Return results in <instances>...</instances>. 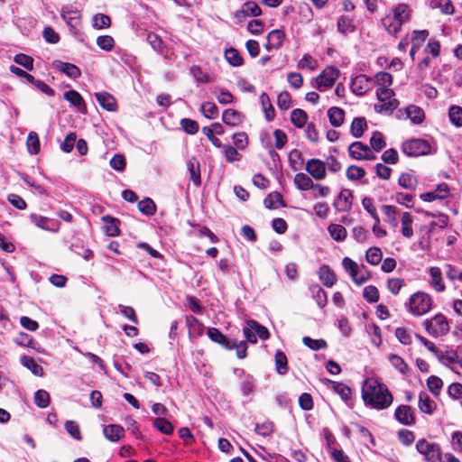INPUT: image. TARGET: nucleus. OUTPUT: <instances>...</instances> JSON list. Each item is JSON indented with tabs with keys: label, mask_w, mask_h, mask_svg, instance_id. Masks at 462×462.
<instances>
[{
	"label": "nucleus",
	"mask_w": 462,
	"mask_h": 462,
	"mask_svg": "<svg viewBox=\"0 0 462 462\" xmlns=\"http://www.w3.org/2000/svg\"><path fill=\"white\" fill-rule=\"evenodd\" d=\"M99 105L107 111L116 110V98L107 92H100L95 94Z\"/></svg>",
	"instance_id": "nucleus-22"
},
{
	"label": "nucleus",
	"mask_w": 462,
	"mask_h": 462,
	"mask_svg": "<svg viewBox=\"0 0 462 462\" xmlns=\"http://www.w3.org/2000/svg\"><path fill=\"white\" fill-rule=\"evenodd\" d=\"M251 328H254L256 337H258L262 340H267L270 337V332L266 327L261 325L254 319H250Z\"/></svg>",
	"instance_id": "nucleus-59"
},
{
	"label": "nucleus",
	"mask_w": 462,
	"mask_h": 462,
	"mask_svg": "<svg viewBox=\"0 0 462 462\" xmlns=\"http://www.w3.org/2000/svg\"><path fill=\"white\" fill-rule=\"evenodd\" d=\"M412 217L409 212H404L402 217V234L403 236L410 238L413 236L411 227Z\"/></svg>",
	"instance_id": "nucleus-46"
},
{
	"label": "nucleus",
	"mask_w": 462,
	"mask_h": 462,
	"mask_svg": "<svg viewBox=\"0 0 462 462\" xmlns=\"http://www.w3.org/2000/svg\"><path fill=\"white\" fill-rule=\"evenodd\" d=\"M53 67L55 69L66 74L69 78L76 79L81 76L80 69L74 64L54 60Z\"/></svg>",
	"instance_id": "nucleus-15"
},
{
	"label": "nucleus",
	"mask_w": 462,
	"mask_h": 462,
	"mask_svg": "<svg viewBox=\"0 0 462 462\" xmlns=\"http://www.w3.org/2000/svg\"><path fill=\"white\" fill-rule=\"evenodd\" d=\"M262 14V9L260 6L254 1H248L245 2L241 10H238L236 14V16L240 17H246V16H254L257 17Z\"/></svg>",
	"instance_id": "nucleus-18"
},
{
	"label": "nucleus",
	"mask_w": 462,
	"mask_h": 462,
	"mask_svg": "<svg viewBox=\"0 0 462 462\" xmlns=\"http://www.w3.org/2000/svg\"><path fill=\"white\" fill-rule=\"evenodd\" d=\"M372 79L365 74H359L351 79L350 89L357 95L363 96L370 90Z\"/></svg>",
	"instance_id": "nucleus-8"
},
{
	"label": "nucleus",
	"mask_w": 462,
	"mask_h": 462,
	"mask_svg": "<svg viewBox=\"0 0 462 462\" xmlns=\"http://www.w3.org/2000/svg\"><path fill=\"white\" fill-rule=\"evenodd\" d=\"M64 98L81 113L86 111V104L81 95L76 90H69L64 93Z\"/></svg>",
	"instance_id": "nucleus-23"
},
{
	"label": "nucleus",
	"mask_w": 462,
	"mask_h": 462,
	"mask_svg": "<svg viewBox=\"0 0 462 462\" xmlns=\"http://www.w3.org/2000/svg\"><path fill=\"white\" fill-rule=\"evenodd\" d=\"M448 116L451 124L455 126H462V107L458 106H451L448 110Z\"/></svg>",
	"instance_id": "nucleus-52"
},
{
	"label": "nucleus",
	"mask_w": 462,
	"mask_h": 462,
	"mask_svg": "<svg viewBox=\"0 0 462 462\" xmlns=\"http://www.w3.org/2000/svg\"><path fill=\"white\" fill-rule=\"evenodd\" d=\"M419 409L421 412L426 414H432L437 405L433 400L430 399L429 394L421 391L419 394Z\"/></svg>",
	"instance_id": "nucleus-20"
},
{
	"label": "nucleus",
	"mask_w": 462,
	"mask_h": 462,
	"mask_svg": "<svg viewBox=\"0 0 462 462\" xmlns=\"http://www.w3.org/2000/svg\"><path fill=\"white\" fill-rule=\"evenodd\" d=\"M60 14L63 20L71 28H75L79 23V11L74 8L72 5L63 6L61 8Z\"/></svg>",
	"instance_id": "nucleus-16"
},
{
	"label": "nucleus",
	"mask_w": 462,
	"mask_h": 462,
	"mask_svg": "<svg viewBox=\"0 0 462 462\" xmlns=\"http://www.w3.org/2000/svg\"><path fill=\"white\" fill-rule=\"evenodd\" d=\"M50 401H51L50 394H49V393L47 391L40 389V390L35 392V393H34V403L39 408L43 409V408L48 407L49 404H50Z\"/></svg>",
	"instance_id": "nucleus-50"
},
{
	"label": "nucleus",
	"mask_w": 462,
	"mask_h": 462,
	"mask_svg": "<svg viewBox=\"0 0 462 462\" xmlns=\"http://www.w3.org/2000/svg\"><path fill=\"white\" fill-rule=\"evenodd\" d=\"M189 180L198 187L201 184L200 164L196 157H191L187 162Z\"/></svg>",
	"instance_id": "nucleus-19"
},
{
	"label": "nucleus",
	"mask_w": 462,
	"mask_h": 462,
	"mask_svg": "<svg viewBox=\"0 0 462 462\" xmlns=\"http://www.w3.org/2000/svg\"><path fill=\"white\" fill-rule=\"evenodd\" d=\"M409 310L415 316H421L429 312L432 306L431 297L423 291L413 293L409 300Z\"/></svg>",
	"instance_id": "nucleus-3"
},
{
	"label": "nucleus",
	"mask_w": 462,
	"mask_h": 462,
	"mask_svg": "<svg viewBox=\"0 0 462 462\" xmlns=\"http://www.w3.org/2000/svg\"><path fill=\"white\" fill-rule=\"evenodd\" d=\"M260 102L262 106V109L264 113L265 119L268 122H271L275 117V110L272 105L271 99L266 93H262L260 96Z\"/></svg>",
	"instance_id": "nucleus-26"
},
{
	"label": "nucleus",
	"mask_w": 462,
	"mask_h": 462,
	"mask_svg": "<svg viewBox=\"0 0 462 462\" xmlns=\"http://www.w3.org/2000/svg\"><path fill=\"white\" fill-rule=\"evenodd\" d=\"M328 116L332 126L339 127L344 122L345 112L340 107L332 106L328 111Z\"/></svg>",
	"instance_id": "nucleus-29"
},
{
	"label": "nucleus",
	"mask_w": 462,
	"mask_h": 462,
	"mask_svg": "<svg viewBox=\"0 0 462 462\" xmlns=\"http://www.w3.org/2000/svg\"><path fill=\"white\" fill-rule=\"evenodd\" d=\"M70 250L75 254L82 256L86 260H90L94 256L92 250L89 248H85L81 245L80 241H77L76 243L71 244Z\"/></svg>",
	"instance_id": "nucleus-53"
},
{
	"label": "nucleus",
	"mask_w": 462,
	"mask_h": 462,
	"mask_svg": "<svg viewBox=\"0 0 462 462\" xmlns=\"http://www.w3.org/2000/svg\"><path fill=\"white\" fill-rule=\"evenodd\" d=\"M342 265L346 272L349 273L353 282L357 285H361L365 282V279L359 277L358 265L349 257H345L342 261Z\"/></svg>",
	"instance_id": "nucleus-17"
},
{
	"label": "nucleus",
	"mask_w": 462,
	"mask_h": 462,
	"mask_svg": "<svg viewBox=\"0 0 462 462\" xmlns=\"http://www.w3.org/2000/svg\"><path fill=\"white\" fill-rule=\"evenodd\" d=\"M427 385L429 390L435 395L438 396L439 394V392L443 386L442 380L436 376V375H430L427 380Z\"/></svg>",
	"instance_id": "nucleus-61"
},
{
	"label": "nucleus",
	"mask_w": 462,
	"mask_h": 462,
	"mask_svg": "<svg viewBox=\"0 0 462 462\" xmlns=\"http://www.w3.org/2000/svg\"><path fill=\"white\" fill-rule=\"evenodd\" d=\"M146 41L150 43L151 47L160 54H164L166 47L162 39L155 33H148Z\"/></svg>",
	"instance_id": "nucleus-43"
},
{
	"label": "nucleus",
	"mask_w": 462,
	"mask_h": 462,
	"mask_svg": "<svg viewBox=\"0 0 462 462\" xmlns=\"http://www.w3.org/2000/svg\"><path fill=\"white\" fill-rule=\"evenodd\" d=\"M328 229L331 237L337 242H342L346 237V229L341 225L331 224Z\"/></svg>",
	"instance_id": "nucleus-44"
},
{
	"label": "nucleus",
	"mask_w": 462,
	"mask_h": 462,
	"mask_svg": "<svg viewBox=\"0 0 462 462\" xmlns=\"http://www.w3.org/2000/svg\"><path fill=\"white\" fill-rule=\"evenodd\" d=\"M352 190L345 189L337 195L333 202V207L340 212H348L352 208Z\"/></svg>",
	"instance_id": "nucleus-10"
},
{
	"label": "nucleus",
	"mask_w": 462,
	"mask_h": 462,
	"mask_svg": "<svg viewBox=\"0 0 462 462\" xmlns=\"http://www.w3.org/2000/svg\"><path fill=\"white\" fill-rule=\"evenodd\" d=\"M449 187L447 183H440L437 186L436 189L420 194V199L423 201L430 202L436 199H444L449 196Z\"/></svg>",
	"instance_id": "nucleus-12"
},
{
	"label": "nucleus",
	"mask_w": 462,
	"mask_h": 462,
	"mask_svg": "<svg viewBox=\"0 0 462 462\" xmlns=\"http://www.w3.org/2000/svg\"><path fill=\"white\" fill-rule=\"evenodd\" d=\"M208 337L215 343H217L224 348L227 350L234 349V346L232 345L233 340L228 338L226 335H224L218 328H209L207 331Z\"/></svg>",
	"instance_id": "nucleus-13"
},
{
	"label": "nucleus",
	"mask_w": 462,
	"mask_h": 462,
	"mask_svg": "<svg viewBox=\"0 0 462 462\" xmlns=\"http://www.w3.org/2000/svg\"><path fill=\"white\" fill-rule=\"evenodd\" d=\"M337 30L343 34L354 32L356 26L353 19L348 16H341L337 21Z\"/></svg>",
	"instance_id": "nucleus-39"
},
{
	"label": "nucleus",
	"mask_w": 462,
	"mask_h": 462,
	"mask_svg": "<svg viewBox=\"0 0 462 462\" xmlns=\"http://www.w3.org/2000/svg\"><path fill=\"white\" fill-rule=\"evenodd\" d=\"M186 324L189 328V333L201 335L203 332V325L199 320L192 315L186 316Z\"/></svg>",
	"instance_id": "nucleus-55"
},
{
	"label": "nucleus",
	"mask_w": 462,
	"mask_h": 462,
	"mask_svg": "<svg viewBox=\"0 0 462 462\" xmlns=\"http://www.w3.org/2000/svg\"><path fill=\"white\" fill-rule=\"evenodd\" d=\"M339 69L333 66H328L325 69L312 80L313 88L323 92L331 88L339 77Z\"/></svg>",
	"instance_id": "nucleus-4"
},
{
	"label": "nucleus",
	"mask_w": 462,
	"mask_h": 462,
	"mask_svg": "<svg viewBox=\"0 0 462 462\" xmlns=\"http://www.w3.org/2000/svg\"><path fill=\"white\" fill-rule=\"evenodd\" d=\"M302 342L306 346L314 351L326 349L328 347L327 341L324 339H313L310 337H304Z\"/></svg>",
	"instance_id": "nucleus-51"
},
{
	"label": "nucleus",
	"mask_w": 462,
	"mask_h": 462,
	"mask_svg": "<svg viewBox=\"0 0 462 462\" xmlns=\"http://www.w3.org/2000/svg\"><path fill=\"white\" fill-rule=\"evenodd\" d=\"M103 220L105 221V232L109 236H116L119 235V228L116 224V219L106 216L103 217Z\"/></svg>",
	"instance_id": "nucleus-57"
},
{
	"label": "nucleus",
	"mask_w": 462,
	"mask_h": 462,
	"mask_svg": "<svg viewBox=\"0 0 462 462\" xmlns=\"http://www.w3.org/2000/svg\"><path fill=\"white\" fill-rule=\"evenodd\" d=\"M305 171L316 180H322L327 176L326 162L319 159L308 160Z\"/></svg>",
	"instance_id": "nucleus-7"
},
{
	"label": "nucleus",
	"mask_w": 462,
	"mask_h": 462,
	"mask_svg": "<svg viewBox=\"0 0 462 462\" xmlns=\"http://www.w3.org/2000/svg\"><path fill=\"white\" fill-rule=\"evenodd\" d=\"M416 338L425 346L427 347V349L429 351H430L431 353H433L437 357L438 359L439 360V362L443 363L444 364V361H443V354L436 347V346L434 345L433 342L428 340L427 338H425L424 337L420 336V335H418L416 334Z\"/></svg>",
	"instance_id": "nucleus-54"
},
{
	"label": "nucleus",
	"mask_w": 462,
	"mask_h": 462,
	"mask_svg": "<svg viewBox=\"0 0 462 462\" xmlns=\"http://www.w3.org/2000/svg\"><path fill=\"white\" fill-rule=\"evenodd\" d=\"M363 297L369 303H375L379 300L378 289L374 285H368L364 288Z\"/></svg>",
	"instance_id": "nucleus-60"
},
{
	"label": "nucleus",
	"mask_w": 462,
	"mask_h": 462,
	"mask_svg": "<svg viewBox=\"0 0 462 462\" xmlns=\"http://www.w3.org/2000/svg\"><path fill=\"white\" fill-rule=\"evenodd\" d=\"M365 152H369V146L359 141L352 143L348 147V154L354 160H362Z\"/></svg>",
	"instance_id": "nucleus-27"
},
{
	"label": "nucleus",
	"mask_w": 462,
	"mask_h": 462,
	"mask_svg": "<svg viewBox=\"0 0 462 462\" xmlns=\"http://www.w3.org/2000/svg\"><path fill=\"white\" fill-rule=\"evenodd\" d=\"M319 276L322 283L328 288L332 287L337 282L334 272L328 265H322L319 268Z\"/></svg>",
	"instance_id": "nucleus-28"
},
{
	"label": "nucleus",
	"mask_w": 462,
	"mask_h": 462,
	"mask_svg": "<svg viewBox=\"0 0 462 462\" xmlns=\"http://www.w3.org/2000/svg\"><path fill=\"white\" fill-rule=\"evenodd\" d=\"M395 420L405 426H411L415 423V415L409 405H400L394 411Z\"/></svg>",
	"instance_id": "nucleus-11"
},
{
	"label": "nucleus",
	"mask_w": 462,
	"mask_h": 462,
	"mask_svg": "<svg viewBox=\"0 0 462 462\" xmlns=\"http://www.w3.org/2000/svg\"><path fill=\"white\" fill-rule=\"evenodd\" d=\"M190 73L195 78V79L199 83L207 84L211 81L210 76L203 72L202 69L199 66H192L190 68Z\"/></svg>",
	"instance_id": "nucleus-63"
},
{
	"label": "nucleus",
	"mask_w": 462,
	"mask_h": 462,
	"mask_svg": "<svg viewBox=\"0 0 462 462\" xmlns=\"http://www.w3.org/2000/svg\"><path fill=\"white\" fill-rule=\"evenodd\" d=\"M391 364L402 374H406L409 371L408 365L404 362V360L395 354L389 355L388 357Z\"/></svg>",
	"instance_id": "nucleus-56"
},
{
	"label": "nucleus",
	"mask_w": 462,
	"mask_h": 462,
	"mask_svg": "<svg viewBox=\"0 0 462 462\" xmlns=\"http://www.w3.org/2000/svg\"><path fill=\"white\" fill-rule=\"evenodd\" d=\"M324 383L336 393H337L344 402L351 399L352 391L349 386L344 383L335 382L330 379H324Z\"/></svg>",
	"instance_id": "nucleus-14"
},
{
	"label": "nucleus",
	"mask_w": 462,
	"mask_h": 462,
	"mask_svg": "<svg viewBox=\"0 0 462 462\" xmlns=\"http://www.w3.org/2000/svg\"><path fill=\"white\" fill-rule=\"evenodd\" d=\"M200 110L202 114L209 119H214L218 115V108L217 106L212 103V102H204L201 105Z\"/></svg>",
	"instance_id": "nucleus-62"
},
{
	"label": "nucleus",
	"mask_w": 462,
	"mask_h": 462,
	"mask_svg": "<svg viewBox=\"0 0 462 462\" xmlns=\"http://www.w3.org/2000/svg\"><path fill=\"white\" fill-rule=\"evenodd\" d=\"M398 105L399 101L397 99L380 102V104L374 105V110L377 113L391 115L397 108Z\"/></svg>",
	"instance_id": "nucleus-41"
},
{
	"label": "nucleus",
	"mask_w": 462,
	"mask_h": 462,
	"mask_svg": "<svg viewBox=\"0 0 462 462\" xmlns=\"http://www.w3.org/2000/svg\"><path fill=\"white\" fill-rule=\"evenodd\" d=\"M431 321L433 322L434 326H436L439 337L444 336L449 331V324L447 318L443 314L439 313L435 315Z\"/></svg>",
	"instance_id": "nucleus-34"
},
{
	"label": "nucleus",
	"mask_w": 462,
	"mask_h": 462,
	"mask_svg": "<svg viewBox=\"0 0 462 462\" xmlns=\"http://www.w3.org/2000/svg\"><path fill=\"white\" fill-rule=\"evenodd\" d=\"M362 398L366 405L377 410L386 409L393 402V395L387 386L374 378L365 381L362 387Z\"/></svg>",
	"instance_id": "nucleus-1"
},
{
	"label": "nucleus",
	"mask_w": 462,
	"mask_h": 462,
	"mask_svg": "<svg viewBox=\"0 0 462 462\" xmlns=\"http://www.w3.org/2000/svg\"><path fill=\"white\" fill-rule=\"evenodd\" d=\"M307 120L308 115L304 110L295 108L291 111V121L296 128H302L307 124Z\"/></svg>",
	"instance_id": "nucleus-36"
},
{
	"label": "nucleus",
	"mask_w": 462,
	"mask_h": 462,
	"mask_svg": "<svg viewBox=\"0 0 462 462\" xmlns=\"http://www.w3.org/2000/svg\"><path fill=\"white\" fill-rule=\"evenodd\" d=\"M152 425L155 430L165 435H171L174 430L172 423L164 417L153 418Z\"/></svg>",
	"instance_id": "nucleus-24"
},
{
	"label": "nucleus",
	"mask_w": 462,
	"mask_h": 462,
	"mask_svg": "<svg viewBox=\"0 0 462 462\" xmlns=\"http://www.w3.org/2000/svg\"><path fill=\"white\" fill-rule=\"evenodd\" d=\"M27 148L31 154H37L40 152L41 144L38 134L35 132H30L27 137Z\"/></svg>",
	"instance_id": "nucleus-48"
},
{
	"label": "nucleus",
	"mask_w": 462,
	"mask_h": 462,
	"mask_svg": "<svg viewBox=\"0 0 462 462\" xmlns=\"http://www.w3.org/2000/svg\"><path fill=\"white\" fill-rule=\"evenodd\" d=\"M111 25V19L104 14H97L93 17V27L96 29L108 28Z\"/></svg>",
	"instance_id": "nucleus-64"
},
{
	"label": "nucleus",
	"mask_w": 462,
	"mask_h": 462,
	"mask_svg": "<svg viewBox=\"0 0 462 462\" xmlns=\"http://www.w3.org/2000/svg\"><path fill=\"white\" fill-rule=\"evenodd\" d=\"M225 59L233 67H240L244 63V59L240 52L235 48H229L225 51Z\"/></svg>",
	"instance_id": "nucleus-38"
},
{
	"label": "nucleus",
	"mask_w": 462,
	"mask_h": 462,
	"mask_svg": "<svg viewBox=\"0 0 462 462\" xmlns=\"http://www.w3.org/2000/svg\"><path fill=\"white\" fill-rule=\"evenodd\" d=\"M285 39V33L282 30L275 29L271 31L267 35L269 44L274 47V50H278L282 46Z\"/></svg>",
	"instance_id": "nucleus-37"
},
{
	"label": "nucleus",
	"mask_w": 462,
	"mask_h": 462,
	"mask_svg": "<svg viewBox=\"0 0 462 462\" xmlns=\"http://www.w3.org/2000/svg\"><path fill=\"white\" fill-rule=\"evenodd\" d=\"M367 128L365 117H355L350 126V133L355 138H360Z\"/></svg>",
	"instance_id": "nucleus-33"
},
{
	"label": "nucleus",
	"mask_w": 462,
	"mask_h": 462,
	"mask_svg": "<svg viewBox=\"0 0 462 462\" xmlns=\"http://www.w3.org/2000/svg\"><path fill=\"white\" fill-rule=\"evenodd\" d=\"M293 182L296 188L300 191H306L314 189L315 182L313 180L303 172H298L295 174Z\"/></svg>",
	"instance_id": "nucleus-21"
},
{
	"label": "nucleus",
	"mask_w": 462,
	"mask_h": 462,
	"mask_svg": "<svg viewBox=\"0 0 462 462\" xmlns=\"http://www.w3.org/2000/svg\"><path fill=\"white\" fill-rule=\"evenodd\" d=\"M105 437L110 441H118L124 436V429L119 425H107L103 430Z\"/></svg>",
	"instance_id": "nucleus-32"
},
{
	"label": "nucleus",
	"mask_w": 462,
	"mask_h": 462,
	"mask_svg": "<svg viewBox=\"0 0 462 462\" xmlns=\"http://www.w3.org/2000/svg\"><path fill=\"white\" fill-rule=\"evenodd\" d=\"M416 449L424 456L425 460L428 462L441 461V449L438 443L429 442L421 439L417 441Z\"/></svg>",
	"instance_id": "nucleus-5"
},
{
	"label": "nucleus",
	"mask_w": 462,
	"mask_h": 462,
	"mask_svg": "<svg viewBox=\"0 0 462 462\" xmlns=\"http://www.w3.org/2000/svg\"><path fill=\"white\" fill-rule=\"evenodd\" d=\"M289 163L293 171H299L302 168L304 159L302 153L298 149H293L289 154Z\"/></svg>",
	"instance_id": "nucleus-40"
},
{
	"label": "nucleus",
	"mask_w": 462,
	"mask_h": 462,
	"mask_svg": "<svg viewBox=\"0 0 462 462\" xmlns=\"http://www.w3.org/2000/svg\"><path fill=\"white\" fill-rule=\"evenodd\" d=\"M30 219L36 226L43 230L56 233L60 229V223L54 219L34 213L30 215Z\"/></svg>",
	"instance_id": "nucleus-9"
},
{
	"label": "nucleus",
	"mask_w": 462,
	"mask_h": 462,
	"mask_svg": "<svg viewBox=\"0 0 462 462\" xmlns=\"http://www.w3.org/2000/svg\"><path fill=\"white\" fill-rule=\"evenodd\" d=\"M417 182L416 178L412 174L406 172L402 173L398 180L400 186L411 190L415 189Z\"/></svg>",
	"instance_id": "nucleus-49"
},
{
	"label": "nucleus",
	"mask_w": 462,
	"mask_h": 462,
	"mask_svg": "<svg viewBox=\"0 0 462 462\" xmlns=\"http://www.w3.org/2000/svg\"><path fill=\"white\" fill-rule=\"evenodd\" d=\"M275 368L279 374L284 375L288 373V360L286 355L282 350H277L274 356Z\"/></svg>",
	"instance_id": "nucleus-35"
},
{
	"label": "nucleus",
	"mask_w": 462,
	"mask_h": 462,
	"mask_svg": "<svg viewBox=\"0 0 462 462\" xmlns=\"http://www.w3.org/2000/svg\"><path fill=\"white\" fill-rule=\"evenodd\" d=\"M243 116L240 112L235 109H226L222 114V121L231 126L238 125L242 123Z\"/></svg>",
	"instance_id": "nucleus-25"
},
{
	"label": "nucleus",
	"mask_w": 462,
	"mask_h": 462,
	"mask_svg": "<svg viewBox=\"0 0 462 462\" xmlns=\"http://www.w3.org/2000/svg\"><path fill=\"white\" fill-rule=\"evenodd\" d=\"M429 273L431 278V286L439 292L444 291L446 287L442 282L441 270L439 267H430Z\"/></svg>",
	"instance_id": "nucleus-31"
},
{
	"label": "nucleus",
	"mask_w": 462,
	"mask_h": 462,
	"mask_svg": "<svg viewBox=\"0 0 462 462\" xmlns=\"http://www.w3.org/2000/svg\"><path fill=\"white\" fill-rule=\"evenodd\" d=\"M21 363L23 366L27 367L34 375L42 374V367L38 365L34 359L28 356H23L21 357Z\"/></svg>",
	"instance_id": "nucleus-45"
},
{
	"label": "nucleus",
	"mask_w": 462,
	"mask_h": 462,
	"mask_svg": "<svg viewBox=\"0 0 462 462\" xmlns=\"http://www.w3.org/2000/svg\"><path fill=\"white\" fill-rule=\"evenodd\" d=\"M277 203H280L282 206H284V204L282 203V196L279 192L270 193L263 200L265 208L269 209L276 208Z\"/></svg>",
	"instance_id": "nucleus-58"
},
{
	"label": "nucleus",
	"mask_w": 462,
	"mask_h": 462,
	"mask_svg": "<svg viewBox=\"0 0 462 462\" xmlns=\"http://www.w3.org/2000/svg\"><path fill=\"white\" fill-rule=\"evenodd\" d=\"M402 151L407 156L418 157L429 153L430 145L425 140L412 139L402 143Z\"/></svg>",
	"instance_id": "nucleus-6"
},
{
	"label": "nucleus",
	"mask_w": 462,
	"mask_h": 462,
	"mask_svg": "<svg viewBox=\"0 0 462 462\" xmlns=\"http://www.w3.org/2000/svg\"><path fill=\"white\" fill-rule=\"evenodd\" d=\"M404 112L406 117L413 124L419 125L424 120V112L420 106L414 105L409 106L404 109Z\"/></svg>",
	"instance_id": "nucleus-30"
},
{
	"label": "nucleus",
	"mask_w": 462,
	"mask_h": 462,
	"mask_svg": "<svg viewBox=\"0 0 462 462\" xmlns=\"http://www.w3.org/2000/svg\"><path fill=\"white\" fill-rule=\"evenodd\" d=\"M310 291H311L312 296L315 299L318 306L320 309L324 308L327 304L326 291L318 284L311 286Z\"/></svg>",
	"instance_id": "nucleus-42"
},
{
	"label": "nucleus",
	"mask_w": 462,
	"mask_h": 462,
	"mask_svg": "<svg viewBox=\"0 0 462 462\" xmlns=\"http://www.w3.org/2000/svg\"><path fill=\"white\" fill-rule=\"evenodd\" d=\"M411 13L412 10L408 5L399 4L382 19V23L389 34L396 37L402 25L411 20Z\"/></svg>",
	"instance_id": "nucleus-2"
},
{
	"label": "nucleus",
	"mask_w": 462,
	"mask_h": 462,
	"mask_svg": "<svg viewBox=\"0 0 462 462\" xmlns=\"http://www.w3.org/2000/svg\"><path fill=\"white\" fill-rule=\"evenodd\" d=\"M365 259L371 265H377L383 259V253L378 247H370L366 251Z\"/></svg>",
	"instance_id": "nucleus-47"
}]
</instances>
